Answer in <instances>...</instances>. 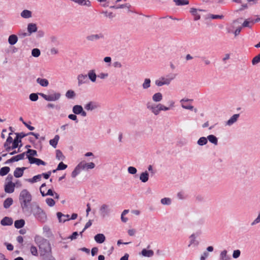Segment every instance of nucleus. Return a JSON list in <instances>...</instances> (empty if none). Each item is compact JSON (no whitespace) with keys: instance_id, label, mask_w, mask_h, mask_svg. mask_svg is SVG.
<instances>
[{"instance_id":"obj_57","label":"nucleus","mask_w":260,"mask_h":260,"mask_svg":"<svg viewBox=\"0 0 260 260\" xmlns=\"http://www.w3.org/2000/svg\"><path fill=\"white\" fill-rule=\"evenodd\" d=\"M240 254H241L240 250L237 249V250H235L233 251L232 256L234 258H237L240 256Z\"/></svg>"},{"instance_id":"obj_20","label":"nucleus","mask_w":260,"mask_h":260,"mask_svg":"<svg viewBox=\"0 0 260 260\" xmlns=\"http://www.w3.org/2000/svg\"><path fill=\"white\" fill-rule=\"evenodd\" d=\"M100 212L103 217H105L108 215L109 212V206L106 204H103L100 208Z\"/></svg>"},{"instance_id":"obj_8","label":"nucleus","mask_w":260,"mask_h":260,"mask_svg":"<svg viewBox=\"0 0 260 260\" xmlns=\"http://www.w3.org/2000/svg\"><path fill=\"white\" fill-rule=\"evenodd\" d=\"M155 84L157 86H162L164 85H168L170 84L169 81L165 78V76L160 77L158 79L155 81Z\"/></svg>"},{"instance_id":"obj_17","label":"nucleus","mask_w":260,"mask_h":260,"mask_svg":"<svg viewBox=\"0 0 260 260\" xmlns=\"http://www.w3.org/2000/svg\"><path fill=\"white\" fill-rule=\"evenodd\" d=\"M25 169V168L22 167V168H17L14 172V176L16 178H19L21 177L24 172V170Z\"/></svg>"},{"instance_id":"obj_34","label":"nucleus","mask_w":260,"mask_h":260,"mask_svg":"<svg viewBox=\"0 0 260 260\" xmlns=\"http://www.w3.org/2000/svg\"><path fill=\"white\" fill-rule=\"evenodd\" d=\"M25 224L24 220L21 219L16 220L14 222V226L16 229H20L22 228Z\"/></svg>"},{"instance_id":"obj_50","label":"nucleus","mask_w":260,"mask_h":260,"mask_svg":"<svg viewBox=\"0 0 260 260\" xmlns=\"http://www.w3.org/2000/svg\"><path fill=\"white\" fill-rule=\"evenodd\" d=\"M41 54L40 50L38 48H34L31 50V55L35 57H39Z\"/></svg>"},{"instance_id":"obj_29","label":"nucleus","mask_w":260,"mask_h":260,"mask_svg":"<svg viewBox=\"0 0 260 260\" xmlns=\"http://www.w3.org/2000/svg\"><path fill=\"white\" fill-rule=\"evenodd\" d=\"M20 15L23 18H29L32 16V13L29 10H24L21 12Z\"/></svg>"},{"instance_id":"obj_36","label":"nucleus","mask_w":260,"mask_h":260,"mask_svg":"<svg viewBox=\"0 0 260 260\" xmlns=\"http://www.w3.org/2000/svg\"><path fill=\"white\" fill-rule=\"evenodd\" d=\"M189 238L190 239V243L188 245L189 247L192 244H193L194 246H198L199 245V243L198 241H197L196 240V236L194 234H192V235H191Z\"/></svg>"},{"instance_id":"obj_35","label":"nucleus","mask_w":260,"mask_h":260,"mask_svg":"<svg viewBox=\"0 0 260 260\" xmlns=\"http://www.w3.org/2000/svg\"><path fill=\"white\" fill-rule=\"evenodd\" d=\"M209 140V141L210 143L214 144L215 145H217L218 144L217 138L214 135H209L207 137V140Z\"/></svg>"},{"instance_id":"obj_6","label":"nucleus","mask_w":260,"mask_h":260,"mask_svg":"<svg viewBox=\"0 0 260 260\" xmlns=\"http://www.w3.org/2000/svg\"><path fill=\"white\" fill-rule=\"evenodd\" d=\"M147 109L150 110L151 112L155 115H157L160 112L159 104L151 105L149 103H148L147 105Z\"/></svg>"},{"instance_id":"obj_2","label":"nucleus","mask_w":260,"mask_h":260,"mask_svg":"<svg viewBox=\"0 0 260 260\" xmlns=\"http://www.w3.org/2000/svg\"><path fill=\"white\" fill-rule=\"evenodd\" d=\"M31 200V194L27 189H24L21 191L19 197V201L23 212L28 211L29 204Z\"/></svg>"},{"instance_id":"obj_49","label":"nucleus","mask_w":260,"mask_h":260,"mask_svg":"<svg viewBox=\"0 0 260 260\" xmlns=\"http://www.w3.org/2000/svg\"><path fill=\"white\" fill-rule=\"evenodd\" d=\"M75 95L76 94L73 90H69L66 93V96L68 99H73Z\"/></svg>"},{"instance_id":"obj_28","label":"nucleus","mask_w":260,"mask_h":260,"mask_svg":"<svg viewBox=\"0 0 260 260\" xmlns=\"http://www.w3.org/2000/svg\"><path fill=\"white\" fill-rule=\"evenodd\" d=\"M18 41V37L15 35H11L9 36L8 38V42L11 45H13L15 44Z\"/></svg>"},{"instance_id":"obj_21","label":"nucleus","mask_w":260,"mask_h":260,"mask_svg":"<svg viewBox=\"0 0 260 260\" xmlns=\"http://www.w3.org/2000/svg\"><path fill=\"white\" fill-rule=\"evenodd\" d=\"M141 254L144 257H152L154 254V252L152 250H147L143 249L141 251Z\"/></svg>"},{"instance_id":"obj_61","label":"nucleus","mask_w":260,"mask_h":260,"mask_svg":"<svg viewBox=\"0 0 260 260\" xmlns=\"http://www.w3.org/2000/svg\"><path fill=\"white\" fill-rule=\"evenodd\" d=\"M13 177L11 174H9L6 179V183H13L12 180Z\"/></svg>"},{"instance_id":"obj_60","label":"nucleus","mask_w":260,"mask_h":260,"mask_svg":"<svg viewBox=\"0 0 260 260\" xmlns=\"http://www.w3.org/2000/svg\"><path fill=\"white\" fill-rule=\"evenodd\" d=\"M259 222H260V212H259L256 218L251 223V225L253 226Z\"/></svg>"},{"instance_id":"obj_19","label":"nucleus","mask_w":260,"mask_h":260,"mask_svg":"<svg viewBox=\"0 0 260 260\" xmlns=\"http://www.w3.org/2000/svg\"><path fill=\"white\" fill-rule=\"evenodd\" d=\"M27 29L28 32L31 35L32 33L37 31V26L36 24L30 23L28 24Z\"/></svg>"},{"instance_id":"obj_62","label":"nucleus","mask_w":260,"mask_h":260,"mask_svg":"<svg viewBox=\"0 0 260 260\" xmlns=\"http://www.w3.org/2000/svg\"><path fill=\"white\" fill-rule=\"evenodd\" d=\"M79 235V234L77 232H74L73 234L69 236L68 238L70 239L71 240H75L77 238V236Z\"/></svg>"},{"instance_id":"obj_54","label":"nucleus","mask_w":260,"mask_h":260,"mask_svg":"<svg viewBox=\"0 0 260 260\" xmlns=\"http://www.w3.org/2000/svg\"><path fill=\"white\" fill-rule=\"evenodd\" d=\"M38 93H32L29 95V99L32 102L37 101L38 100Z\"/></svg>"},{"instance_id":"obj_40","label":"nucleus","mask_w":260,"mask_h":260,"mask_svg":"<svg viewBox=\"0 0 260 260\" xmlns=\"http://www.w3.org/2000/svg\"><path fill=\"white\" fill-rule=\"evenodd\" d=\"M56 158L58 160H64L65 156L60 150H56Z\"/></svg>"},{"instance_id":"obj_24","label":"nucleus","mask_w":260,"mask_h":260,"mask_svg":"<svg viewBox=\"0 0 260 260\" xmlns=\"http://www.w3.org/2000/svg\"><path fill=\"white\" fill-rule=\"evenodd\" d=\"M76 3L82 6L90 7L91 6L89 0H77Z\"/></svg>"},{"instance_id":"obj_9","label":"nucleus","mask_w":260,"mask_h":260,"mask_svg":"<svg viewBox=\"0 0 260 260\" xmlns=\"http://www.w3.org/2000/svg\"><path fill=\"white\" fill-rule=\"evenodd\" d=\"M81 170H86L93 169L95 167V164L92 162L86 163L84 161L81 162L79 164Z\"/></svg>"},{"instance_id":"obj_39","label":"nucleus","mask_w":260,"mask_h":260,"mask_svg":"<svg viewBox=\"0 0 260 260\" xmlns=\"http://www.w3.org/2000/svg\"><path fill=\"white\" fill-rule=\"evenodd\" d=\"M190 12L194 16V20H198L200 19V15L198 14L197 9L193 8H191L190 10Z\"/></svg>"},{"instance_id":"obj_32","label":"nucleus","mask_w":260,"mask_h":260,"mask_svg":"<svg viewBox=\"0 0 260 260\" xmlns=\"http://www.w3.org/2000/svg\"><path fill=\"white\" fill-rule=\"evenodd\" d=\"M162 95L160 92H157L152 96V100L155 102H158L162 100Z\"/></svg>"},{"instance_id":"obj_31","label":"nucleus","mask_w":260,"mask_h":260,"mask_svg":"<svg viewBox=\"0 0 260 260\" xmlns=\"http://www.w3.org/2000/svg\"><path fill=\"white\" fill-rule=\"evenodd\" d=\"M42 175L39 174L34 176L32 178L27 179L26 181L31 183H34L40 181Z\"/></svg>"},{"instance_id":"obj_1","label":"nucleus","mask_w":260,"mask_h":260,"mask_svg":"<svg viewBox=\"0 0 260 260\" xmlns=\"http://www.w3.org/2000/svg\"><path fill=\"white\" fill-rule=\"evenodd\" d=\"M39 247L40 256L42 259H46L47 257L52 256L50 244L47 239L41 238L38 242Z\"/></svg>"},{"instance_id":"obj_30","label":"nucleus","mask_w":260,"mask_h":260,"mask_svg":"<svg viewBox=\"0 0 260 260\" xmlns=\"http://www.w3.org/2000/svg\"><path fill=\"white\" fill-rule=\"evenodd\" d=\"M37 82L43 87H47L49 85V82L46 79L38 78L37 79Z\"/></svg>"},{"instance_id":"obj_23","label":"nucleus","mask_w":260,"mask_h":260,"mask_svg":"<svg viewBox=\"0 0 260 260\" xmlns=\"http://www.w3.org/2000/svg\"><path fill=\"white\" fill-rule=\"evenodd\" d=\"M220 260H230L231 257L228 255V251L223 250L221 251L219 254Z\"/></svg>"},{"instance_id":"obj_22","label":"nucleus","mask_w":260,"mask_h":260,"mask_svg":"<svg viewBox=\"0 0 260 260\" xmlns=\"http://www.w3.org/2000/svg\"><path fill=\"white\" fill-rule=\"evenodd\" d=\"M89 79L90 80V81L92 82H95L96 79V75L95 74V71L93 70H90L88 73V75H87Z\"/></svg>"},{"instance_id":"obj_38","label":"nucleus","mask_w":260,"mask_h":260,"mask_svg":"<svg viewBox=\"0 0 260 260\" xmlns=\"http://www.w3.org/2000/svg\"><path fill=\"white\" fill-rule=\"evenodd\" d=\"M81 170V169L80 168V167L79 165L78 164L76 167V168H75L74 171L72 172V175H71L72 177L73 178H75L80 173Z\"/></svg>"},{"instance_id":"obj_53","label":"nucleus","mask_w":260,"mask_h":260,"mask_svg":"<svg viewBox=\"0 0 260 260\" xmlns=\"http://www.w3.org/2000/svg\"><path fill=\"white\" fill-rule=\"evenodd\" d=\"M170 83L176 77L175 74L170 73L165 76Z\"/></svg>"},{"instance_id":"obj_41","label":"nucleus","mask_w":260,"mask_h":260,"mask_svg":"<svg viewBox=\"0 0 260 260\" xmlns=\"http://www.w3.org/2000/svg\"><path fill=\"white\" fill-rule=\"evenodd\" d=\"M10 171V168L9 167H4L0 170V175L4 176L6 175Z\"/></svg>"},{"instance_id":"obj_45","label":"nucleus","mask_w":260,"mask_h":260,"mask_svg":"<svg viewBox=\"0 0 260 260\" xmlns=\"http://www.w3.org/2000/svg\"><path fill=\"white\" fill-rule=\"evenodd\" d=\"M25 155V152H23L22 153L19 154L16 156L12 157L14 161H18L20 160L23 159Z\"/></svg>"},{"instance_id":"obj_18","label":"nucleus","mask_w":260,"mask_h":260,"mask_svg":"<svg viewBox=\"0 0 260 260\" xmlns=\"http://www.w3.org/2000/svg\"><path fill=\"white\" fill-rule=\"evenodd\" d=\"M240 115L239 114H235L233 115L227 121L226 124L228 125H232L235 122H236L238 118L239 117Z\"/></svg>"},{"instance_id":"obj_52","label":"nucleus","mask_w":260,"mask_h":260,"mask_svg":"<svg viewBox=\"0 0 260 260\" xmlns=\"http://www.w3.org/2000/svg\"><path fill=\"white\" fill-rule=\"evenodd\" d=\"M46 204L49 206V207H53L54 206L55 202L54 201V200L52 198H47L46 200Z\"/></svg>"},{"instance_id":"obj_11","label":"nucleus","mask_w":260,"mask_h":260,"mask_svg":"<svg viewBox=\"0 0 260 260\" xmlns=\"http://www.w3.org/2000/svg\"><path fill=\"white\" fill-rule=\"evenodd\" d=\"M12 135V133L9 134V137L7 138L6 142L5 143L4 146L7 152H9L11 150L10 144L13 142V138L10 136Z\"/></svg>"},{"instance_id":"obj_37","label":"nucleus","mask_w":260,"mask_h":260,"mask_svg":"<svg viewBox=\"0 0 260 260\" xmlns=\"http://www.w3.org/2000/svg\"><path fill=\"white\" fill-rule=\"evenodd\" d=\"M83 108L80 105H75L73 108V112L75 114H80Z\"/></svg>"},{"instance_id":"obj_7","label":"nucleus","mask_w":260,"mask_h":260,"mask_svg":"<svg viewBox=\"0 0 260 260\" xmlns=\"http://www.w3.org/2000/svg\"><path fill=\"white\" fill-rule=\"evenodd\" d=\"M28 159L29 163L31 164H36L38 166H40V165L45 166L46 164V162L45 161H43L42 160H41L39 158L33 157H31L30 156H28Z\"/></svg>"},{"instance_id":"obj_63","label":"nucleus","mask_w":260,"mask_h":260,"mask_svg":"<svg viewBox=\"0 0 260 260\" xmlns=\"http://www.w3.org/2000/svg\"><path fill=\"white\" fill-rule=\"evenodd\" d=\"M68 118L72 120H74L76 121V123H77L78 122V120H77V116L75 114H70L68 116Z\"/></svg>"},{"instance_id":"obj_51","label":"nucleus","mask_w":260,"mask_h":260,"mask_svg":"<svg viewBox=\"0 0 260 260\" xmlns=\"http://www.w3.org/2000/svg\"><path fill=\"white\" fill-rule=\"evenodd\" d=\"M260 62V53L256 56H255L252 60V64L255 65L258 63Z\"/></svg>"},{"instance_id":"obj_56","label":"nucleus","mask_w":260,"mask_h":260,"mask_svg":"<svg viewBox=\"0 0 260 260\" xmlns=\"http://www.w3.org/2000/svg\"><path fill=\"white\" fill-rule=\"evenodd\" d=\"M67 165L64 164L62 162H60L57 167L56 170H63L67 168Z\"/></svg>"},{"instance_id":"obj_55","label":"nucleus","mask_w":260,"mask_h":260,"mask_svg":"<svg viewBox=\"0 0 260 260\" xmlns=\"http://www.w3.org/2000/svg\"><path fill=\"white\" fill-rule=\"evenodd\" d=\"M31 253L34 256H37L38 254V250L36 246H31L30 248Z\"/></svg>"},{"instance_id":"obj_27","label":"nucleus","mask_w":260,"mask_h":260,"mask_svg":"<svg viewBox=\"0 0 260 260\" xmlns=\"http://www.w3.org/2000/svg\"><path fill=\"white\" fill-rule=\"evenodd\" d=\"M97 108H98V105L95 103H93L92 102L88 103L85 106V108L87 110L92 111L93 110Z\"/></svg>"},{"instance_id":"obj_42","label":"nucleus","mask_w":260,"mask_h":260,"mask_svg":"<svg viewBox=\"0 0 260 260\" xmlns=\"http://www.w3.org/2000/svg\"><path fill=\"white\" fill-rule=\"evenodd\" d=\"M21 140L20 139H18V138L16 137L14 139V140L13 141L12 146L11 147V150L17 148L18 147V146H19V143H21Z\"/></svg>"},{"instance_id":"obj_64","label":"nucleus","mask_w":260,"mask_h":260,"mask_svg":"<svg viewBox=\"0 0 260 260\" xmlns=\"http://www.w3.org/2000/svg\"><path fill=\"white\" fill-rule=\"evenodd\" d=\"M209 253L207 252H204L203 254L201 256L200 260H205L206 258L208 256Z\"/></svg>"},{"instance_id":"obj_44","label":"nucleus","mask_w":260,"mask_h":260,"mask_svg":"<svg viewBox=\"0 0 260 260\" xmlns=\"http://www.w3.org/2000/svg\"><path fill=\"white\" fill-rule=\"evenodd\" d=\"M151 80L149 78H146L144 82L142 84V87L144 89H146L150 87Z\"/></svg>"},{"instance_id":"obj_43","label":"nucleus","mask_w":260,"mask_h":260,"mask_svg":"<svg viewBox=\"0 0 260 260\" xmlns=\"http://www.w3.org/2000/svg\"><path fill=\"white\" fill-rule=\"evenodd\" d=\"M208 142L207 138L204 137H201L198 141L197 144L200 146L206 145Z\"/></svg>"},{"instance_id":"obj_47","label":"nucleus","mask_w":260,"mask_h":260,"mask_svg":"<svg viewBox=\"0 0 260 260\" xmlns=\"http://www.w3.org/2000/svg\"><path fill=\"white\" fill-rule=\"evenodd\" d=\"M160 202L164 205H170L172 203V200L169 198H164L161 199Z\"/></svg>"},{"instance_id":"obj_16","label":"nucleus","mask_w":260,"mask_h":260,"mask_svg":"<svg viewBox=\"0 0 260 260\" xmlns=\"http://www.w3.org/2000/svg\"><path fill=\"white\" fill-rule=\"evenodd\" d=\"M94 240L98 243H103L106 240V237L103 234H98L94 237Z\"/></svg>"},{"instance_id":"obj_46","label":"nucleus","mask_w":260,"mask_h":260,"mask_svg":"<svg viewBox=\"0 0 260 260\" xmlns=\"http://www.w3.org/2000/svg\"><path fill=\"white\" fill-rule=\"evenodd\" d=\"M174 2L177 6L186 5L189 4L188 0H174Z\"/></svg>"},{"instance_id":"obj_12","label":"nucleus","mask_w":260,"mask_h":260,"mask_svg":"<svg viewBox=\"0 0 260 260\" xmlns=\"http://www.w3.org/2000/svg\"><path fill=\"white\" fill-rule=\"evenodd\" d=\"M78 85L80 86L87 82V76L83 74H79L77 76Z\"/></svg>"},{"instance_id":"obj_5","label":"nucleus","mask_w":260,"mask_h":260,"mask_svg":"<svg viewBox=\"0 0 260 260\" xmlns=\"http://www.w3.org/2000/svg\"><path fill=\"white\" fill-rule=\"evenodd\" d=\"M46 183H43L41 185L40 188V192L43 197L47 196H54L55 191H53L51 189L48 190L46 193L45 192V188L46 187Z\"/></svg>"},{"instance_id":"obj_15","label":"nucleus","mask_w":260,"mask_h":260,"mask_svg":"<svg viewBox=\"0 0 260 260\" xmlns=\"http://www.w3.org/2000/svg\"><path fill=\"white\" fill-rule=\"evenodd\" d=\"M1 224L3 226L11 225L13 224V219L9 217H5L1 220Z\"/></svg>"},{"instance_id":"obj_33","label":"nucleus","mask_w":260,"mask_h":260,"mask_svg":"<svg viewBox=\"0 0 260 260\" xmlns=\"http://www.w3.org/2000/svg\"><path fill=\"white\" fill-rule=\"evenodd\" d=\"M13 200L11 198L6 199L4 202V207L6 209L9 208L13 204Z\"/></svg>"},{"instance_id":"obj_25","label":"nucleus","mask_w":260,"mask_h":260,"mask_svg":"<svg viewBox=\"0 0 260 260\" xmlns=\"http://www.w3.org/2000/svg\"><path fill=\"white\" fill-rule=\"evenodd\" d=\"M149 179V174L147 171H145L141 174L140 176V180L144 183L146 182Z\"/></svg>"},{"instance_id":"obj_48","label":"nucleus","mask_w":260,"mask_h":260,"mask_svg":"<svg viewBox=\"0 0 260 260\" xmlns=\"http://www.w3.org/2000/svg\"><path fill=\"white\" fill-rule=\"evenodd\" d=\"M25 154H27V157L28 158V156H38L37 152L35 150L29 149H28L27 151L25 152Z\"/></svg>"},{"instance_id":"obj_14","label":"nucleus","mask_w":260,"mask_h":260,"mask_svg":"<svg viewBox=\"0 0 260 260\" xmlns=\"http://www.w3.org/2000/svg\"><path fill=\"white\" fill-rule=\"evenodd\" d=\"M56 215L59 222H64L65 221L70 220V215L68 214L65 215L62 214L61 212H58L57 213Z\"/></svg>"},{"instance_id":"obj_3","label":"nucleus","mask_w":260,"mask_h":260,"mask_svg":"<svg viewBox=\"0 0 260 260\" xmlns=\"http://www.w3.org/2000/svg\"><path fill=\"white\" fill-rule=\"evenodd\" d=\"M31 212L35 218L39 222L45 223L47 220V216L45 211L43 210L39 205L34 207Z\"/></svg>"},{"instance_id":"obj_58","label":"nucleus","mask_w":260,"mask_h":260,"mask_svg":"<svg viewBox=\"0 0 260 260\" xmlns=\"http://www.w3.org/2000/svg\"><path fill=\"white\" fill-rule=\"evenodd\" d=\"M127 171L129 174L133 175L135 174L137 172L136 168L134 167H129L128 168Z\"/></svg>"},{"instance_id":"obj_13","label":"nucleus","mask_w":260,"mask_h":260,"mask_svg":"<svg viewBox=\"0 0 260 260\" xmlns=\"http://www.w3.org/2000/svg\"><path fill=\"white\" fill-rule=\"evenodd\" d=\"M15 183H5V191L8 193H12L14 191Z\"/></svg>"},{"instance_id":"obj_4","label":"nucleus","mask_w":260,"mask_h":260,"mask_svg":"<svg viewBox=\"0 0 260 260\" xmlns=\"http://www.w3.org/2000/svg\"><path fill=\"white\" fill-rule=\"evenodd\" d=\"M38 94L45 100L49 102L58 100L61 96V94L59 92H54L49 95H47L43 93H39Z\"/></svg>"},{"instance_id":"obj_26","label":"nucleus","mask_w":260,"mask_h":260,"mask_svg":"<svg viewBox=\"0 0 260 260\" xmlns=\"http://www.w3.org/2000/svg\"><path fill=\"white\" fill-rule=\"evenodd\" d=\"M59 139V136L58 135H55L53 139H51L49 141L50 145H51L54 148H55L57 146Z\"/></svg>"},{"instance_id":"obj_59","label":"nucleus","mask_w":260,"mask_h":260,"mask_svg":"<svg viewBox=\"0 0 260 260\" xmlns=\"http://www.w3.org/2000/svg\"><path fill=\"white\" fill-rule=\"evenodd\" d=\"M18 36L19 38H23L26 37L30 36V34L28 32H26L24 31H19V32L18 33Z\"/></svg>"},{"instance_id":"obj_10","label":"nucleus","mask_w":260,"mask_h":260,"mask_svg":"<svg viewBox=\"0 0 260 260\" xmlns=\"http://www.w3.org/2000/svg\"><path fill=\"white\" fill-rule=\"evenodd\" d=\"M86 40L89 42H94L100 39L104 38V35L102 34L91 35L86 37Z\"/></svg>"}]
</instances>
